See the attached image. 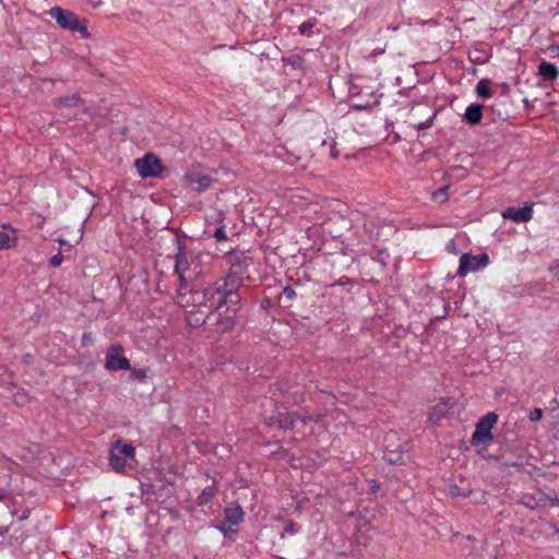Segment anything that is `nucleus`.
Segmentation results:
<instances>
[{
  "instance_id": "f257e3e1",
  "label": "nucleus",
  "mask_w": 559,
  "mask_h": 559,
  "mask_svg": "<svg viewBox=\"0 0 559 559\" xmlns=\"http://www.w3.org/2000/svg\"><path fill=\"white\" fill-rule=\"evenodd\" d=\"M239 287L240 278L236 274L222 277L203 292L191 293L192 306L197 312L206 314V318L210 319L215 316L214 311H221L224 306L239 304Z\"/></svg>"
},
{
  "instance_id": "f03ea898",
  "label": "nucleus",
  "mask_w": 559,
  "mask_h": 559,
  "mask_svg": "<svg viewBox=\"0 0 559 559\" xmlns=\"http://www.w3.org/2000/svg\"><path fill=\"white\" fill-rule=\"evenodd\" d=\"M49 15L56 20L58 25L71 32H79L87 38L90 33L85 20H80L72 11L55 7L49 10Z\"/></svg>"
},
{
  "instance_id": "7ed1b4c3",
  "label": "nucleus",
  "mask_w": 559,
  "mask_h": 559,
  "mask_svg": "<svg viewBox=\"0 0 559 559\" xmlns=\"http://www.w3.org/2000/svg\"><path fill=\"white\" fill-rule=\"evenodd\" d=\"M134 453L135 450L132 444L124 443L121 440L116 441L109 452L110 466L117 472L123 471L127 465L126 457H133Z\"/></svg>"
},
{
  "instance_id": "20e7f679",
  "label": "nucleus",
  "mask_w": 559,
  "mask_h": 559,
  "mask_svg": "<svg viewBox=\"0 0 559 559\" xmlns=\"http://www.w3.org/2000/svg\"><path fill=\"white\" fill-rule=\"evenodd\" d=\"M497 421L498 415L493 412H490L481 417L476 424L475 431L472 436V443L477 445L492 440L493 436L491 433V429L497 424Z\"/></svg>"
},
{
  "instance_id": "39448f33",
  "label": "nucleus",
  "mask_w": 559,
  "mask_h": 559,
  "mask_svg": "<svg viewBox=\"0 0 559 559\" xmlns=\"http://www.w3.org/2000/svg\"><path fill=\"white\" fill-rule=\"evenodd\" d=\"M123 347L116 343L109 346L106 353L105 367L109 371L130 370L131 365L127 357L122 356Z\"/></svg>"
},
{
  "instance_id": "423d86ee",
  "label": "nucleus",
  "mask_w": 559,
  "mask_h": 559,
  "mask_svg": "<svg viewBox=\"0 0 559 559\" xmlns=\"http://www.w3.org/2000/svg\"><path fill=\"white\" fill-rule=\"evenodd\" d=\"M135 167L142 178L157 177L163 170L160 160L153 154H145L144 157L135 160Z\"/></svg>"
},
{
  "instance_id": "0eeeda50",
  "label": "nucleus",
  "mask_w": 559,
  "mask_h": 559,
  "mask_svg": "<svg viewBox=\"0 0 559 559\" xmlns=\"http://www.w3.org/2000/svg\"><path fill=\"white\" fill-rule=\"evenodd\" d=\"M488 263L489 257L487 253H480L477 255L464 253L460 259L457 275L465 276L468 272H475L485 267Z\"/></svg>"
},
{
  "instance_id": "6e6552de",
  "label": "nucleus",
  "mask_w": 559,
  "mask_h": 559,
  "mask_svg": "<svg viewBox=\"0 0 559 559\" xmlns=\"http://www.w3.org/2000/svg\"><path fill=\"white\" fill-rule=\"evenodd\" d=\"M323 415L320 413L310 414V415H298L297 413H285L280 414L278 417V426L284 429H292L298 423L302 425H307L309 421L320 423L322 420Z\"/></svg>"
},
{
  "instance_id": "1a4fd4ad",
  "label": "nucleus",
  "mask_w": 559,
  "mask_h": 559,
  "mask_svg": "<svg viewBox=\"0 0 559 559\" xmlns=\"http://www.w3.org/2000/svg\"><path fill=\"white\" fill-rule=\"evenodd\" d=\"M243 511L239 504L228 507L224 511V521L218 526L219 531L224 534L234 531V526H237L243 520Z\"/></svg>"
},
{
  "instance_id": "9d476101",
  "label": "nucleus",
  "mask_w": 559,
  "mask_h": 559,
  "mask_svg": "<svg viewBox=\"0 0 559 559\" xmlns=\"http://www.w3.org/2000/svg\"><path fill=\"white\" fill-rule=\"evenodd\" d=\"M533 216L532 205H524L523 207H508L502 212V217L506 219H512L515 223H526Z\"/></svg>"
},
{
  "instance_id": "9b49d317",
  "label": "nucleus",
  "mask_w": 559,
  "mask_h": 559,
  "mask_svg": "<svg viewBox=\"0 0 559 559\" xmlns=\"http://www.w3.org/2000/svg\"><path fill=\"white\" fill-rule=\"evenodd\" d=\"M185 179L195 191H204L212 185L211 177L200 171H189L186 174Z\"/></svg>"
},
{
  "instance_id": "f8f14e48",
  "label": "nucleus",
  "mask_w": 559,
  "mask_h": 559,
  "mask_svg": "<svg viewBox=\"0 0 559 559\" xmlns=\"http://www.w3.org/2000/svg\"><path fill=\"white\" fill-rule=\"evenodd\" d=\"M16 241V230L8 225H2L0 230V250H8L15 247Z\"/></svg>"
},
{
  "instance_id": "ddd939ff",
  "label": "nucleus",
  "mask_w": 559,
  "mask_h": 559,
  "mask_svg": "<svg viewBox=\"0 0 559 559\" xmlns=\"http://www.w3.org/2000/svg\"><path fill=\"white\" fill-rule=\"evenodd\" d=\"M188 265H190L189 258L183 249L179 248L176 254L175 272L179 277L180 284L183 283V274L188 270Z\"/></svg>"
},
{
  "instance_id": "4468645a",
  "label": "nucleus",
  "mask_w": 559,
  "mask_h": 559,
  "mask_svg": "<svg viewBox=\"0 0 559 559\" xmlns=\"http://www.w3.org/2000/svg\"><path fill=\"white\" fill-rule=\"evenodd\" d=\"M450 409L449 402L442 400L439 403H437L432 409L429 412L428 418L431 423H438L441 418L445 416V414Z\"/></svg>"
},
{
  "instance_id": "2eb2a0df",
  "label": "nucleus",
  "mask_w": 559,
  "mask_h": 559,
  "mask_svg": "<svg viewBox=\"0 0 559 559\" xmlns=\"http://www.w3.org/2000/svg\"><path fill=\"white\" fill-rule=\"evenodd\" d=\"M481 109V105H469L464 114L465 120L471 124L479 123L483 117Z\"/></svg>"
},
{
  "instance_id": "dca6fc26",
  "label": "nucleus",
  "mask_w": 559,
  "mask_h": 559,
  "mask_svg": "<svg viewBox=\"0 0 559 559\" xmlns=\"http://www.w3.org/2000/svg\"><path fill=\"white\" fill-rule=\"evenodd\" d=\"M538 73L545 80H555L559 75L557 67L547 61H543L538 67Z\"/></svg>"
},
{
  "instance_id": "f3484780",
  "label": "nucleus",
  "mask_w": 559,
  "mask_h": 559,
  "mask_svg": "<svg viewBox=\"0 0 559 559\" xmlns=\"http://www.w3.org/2000/svg\"><path fill=\"white\" fill-rule=\"evenodd\" d=\"M81 102V98L78 94H73L71 96H62L58 97L53 100L56 106H64V107H74L78 106Z\"/></svg>"
},
{
  "instance_id": "a211bd4d",
  "label": "nucleus",
  "mask_w": 559,
  "mask_h": 559,
  "mask_svg": "<svg viewBox=\"0 0 559 559\" xmlns=\"http://www.w3.org/2000/svg\"><path fill=\"white\" fill-rule=\"evenodd\" d=\"M445 493L450 497H469L472 489H462L455 484H451L447 487Z\"/></svg>"
},
{
  "instance_id": "6ab92c4d",
  "label": "nucleus",
  "mask_w": 559,
  "mask_h": 559,
  "mask_svg": "<svg viewBox=\"0 0 559 559\" xmlns=\"http://www.w3.org/2000/svg\"><path fill=\"white\" fill-rule=\"evenodd\" d=\"M215 495H216L215 485L205 487L202 490L201 495L199 496V504L209 503Z\"/></svg>"
},
{
  "instance_id": "aec40b11",
  "label": "nucleus",
  "mask_w": 559,
  "mask_h": 559,
  "mask_svg": "<svg viewBox=\"0 0 559 559\" xmlns=\"http://www.w3.org/2000/svg\"><path fill=\"white\" fill-rule=\"evenodd\" d=\"M317 25V19L312 17L299 25V33L304 36H312L313 28Z\"/></svg>"
},
{
  "instance_id": "412c9836",
  "label": "nucleus",
  "mask_w": 559,
  "mask_h": 559,
  "mask_svg": "<svg viewBox=\"0 0 559 559\" xmlns=\"http://www.w3.org/2000/svg\"><path fill=\"white\" fill-rule=\"evenodd\" d=\"M476 92L479 97L489 98L492 95L491 90L489 87V81L480 80L476 86Z\"/></svg>"
},
{
  "instance_id": "4be33fe9",
  "label": "nucleus",
  "mask_w": 559,
  "mask_h": 559,
  "mask_svg": "<svg viewBox=\"0 0 559 559\" xmlns=\"http://www.w3.org/2000/svg\"><path fill=\"white\" fill-rule=\"evenodd\" d=\"M449 186H443L440 189L432 192V200L436 202L443 203L448 200Z\"/></svg>"
},
{
  "instance_id": "5701e85b",
  "label": "nucleus",
  "mask_w": 559,
  "mask_h": 559,
  "mask_svg": "<svg viewBox=\"0 0 559 559\" xmlns=\"http://www.w3.org/2000/svg\"><path fill=\"white\" fill-rule=\"evenodd\" d=\"M246 265H231L229 273L226 276H229L231 274H236L237 277L240 278V286L242 285L245 273H246Z\"/></svg>"
},
{
  "instance_id": "b1692460",
  "label": "nucleus",
  "mask_w": 559,
  "mask_h": 559,
  "mask_svg": "<svg viewBox=\"0 0 559 559\" xmlns=\"http://www.w3.org/2000/svg\"><path fill=\"white\" fill-rule=\"evenodd\" d=\"M522 503L531 510H535L540 506L533 497H524Z\"/></svg>"
},
{
  "instance_id": "393cba45",
  "label": "nucleus",
  "mask_w": 559,
  "mask_h": 559,
  "mask_svg": "<svg viewBox=\"0 0 559 559\" xmlns=\"http://www.w3.org/2000/svg\"><path fill=\"white\" fill-rule=\"evenodd\" d=\"M62 261H63V255L59 251L57 254H55L50 258L49 265L52 267H58L59 265H61Z\"/></svg>"
},
{
  "instance_id": "a878e982",
  "label": "nucleus",
  "mask_w": 559,
  "mask_h": 559,
  "mask_svg": "<svg viewBox=\"0 0 559 559\" xmlns=\"http://www.w3.org/2000/svg\"><path fill=\"white\" fill-rule=\"evenodd\" d=\"M10 474L9 472H3L0 474V492L9 485L10 481Z\"/></svg>"
},
{
  "instance_id": "bb28decb",
  "label": "nucleus",
  "mask_w": 559,
  "mask_h": 559,
  "mask_svg": "<svg viewBox=\"0 0 559 559\" xmlns=\"http://www.w3.org/2000/svg\"><path fill=\"white\" fill-rule=\"evenodd\" d=\"M214 237L216 238L217 241L226 240L227 236H226L225 227L224 226L217 227L215 229Z\"/></svg>"
},
{
  "instance_id": "cd10ccee",
  "label": "nucleus",
  "mask_w": 559,
  "mask_h": 559,
  "mask_svg": "<svg viewBox=\"0 0 559 559\" xmlns=\"http://www.w3.org/2000/svg\"><path fill=\"white\" fill-rule=\"evenodd\" d=\"M543 417V411L540 408H534L530 414V419L532 421H538Z\"/></svg>"
},
{
  "instance_id": "c85d7f7f",
  "label": "nucleus",
  "mask_w": 559,
  "mask_h": 559,
  "mask_svg": "<svg viewBox=\"0 0 559 559\" xmlns=\"http://www.w3.org/2000/svg\"><path fill=\"white\" fill-rule=\"evenodd\" d=\"M93 343V334L92 333H84L82 336V345L88 346Z\"/></svg>"
},
{
  "instance_id": "c756f323",
  "label": "nucleus",
  "mask_w": 559,
  "mask_h": 559,
  "mask_svg": "<svg viewBox=\"0 0 559 559\" xmlns=\"http://www.w3.org/2000/svg\"><path fill=\"white\" fill-rule=\"evenodd\" d=\"M234 325V320L231 318H227L226 322L223 323V326L217 329L219 332H224L229 330Z\"/></svg>"
},
{
  "instance_id": "7c9ffc66",
  "label": "nucleus",
  "mask_w": 559,
  "mask_h": 559,
  "mask_svg": "<svg viewBox=\"0 0 559 559\" xmlns=\"http://www.w3.org/2000/svg\"><path fill=\"white\" fill-rule=\"evenodd\" d=\"M283 294L288 298V299H293L296 297V292L289 287V286H286L284 289H283Z\"/></svg>"
},
{
  "instance_id": "2f4dec72",
  "label": "nucleus",
  "mask_w": 559,
  "mask_h": 559,
  "mask_svg": "<svg viewBox=\"0 0 559 559\" xmlns=\"http://www.w3.org/2000/svg\"><path fill=\"white\" fill-rule=\"evenodd\" d=\"M554 276L559 281V264L550 266Z\"/></svg>"
},
{
  "instance_id": "473e14b6",
  "label": "nucleus",
  "mask_w": 559,
  "mask_h": 559,
  "mask_svg": "<svg viewBox=\"0 0 559 559\" xmlns=\"http://www.w3.org/2000/svg\"><path fill=\"white\" fill-rule=\"evenodd\" d=\"M430 126H431V121H430V120H427V121H426V122H424V123H419V124H417V126H416V128H417L418 130H420V129H427V128H429Z\"/></svg>"
},
{
  "instance_id": "72a5a7b5",
  "label": "nucleus",
  "mask_w": 559,
  "mask_h": 559,
  "mask_svg": "<svg viewBox=\"0 0 559 559\" xmlns=\"http://www.w3.org/2000/svg\"><path fill=\"white\" fill-rule=\"evenodd\" d=\"M331 157L336 158L337 157V151L334 146L331 147Z\"/></svg>"
},
{
  "instance_id": "f704fd0d",
  "label": "nucleus",
  "mask_w": 559,
  "mask_h": 559,
  "mask_svg": "<svg viewBox=\"0 0 559 559\" xmlns=\"http://www.w3.org/2000/svg\"><path fill=\"white\" fill-rule=\"evenodd\" d=\"M132 374L135 377V378H142L144 377V374L141 372V371H133Z\"/></svg>"
},
{
  "instance_id": "c9c22d12",
  "label": "nucleus",
  "mask_w": 559,
  "mask_h": 559,
  "mask_svg": "<svg viewBox=\"0 0 559 559\" xmlns=\"http://www.w3.org/2000/svg\"><path fill=\"white\" fill-rule=\"evenodd\" d=\"M503 465L504 466H521V464H519V463H511V462L504 463Z\"/></svg>"
},
{
  "instance_id": "e433bc0d",
  "label": "nucleus",
  "mask_w": 559,
  "mask_h": 559,
  "mask_svg": "<svg viewBox=\"0 0 559 559\" xmlns=\"http://www.w3.org/2000/svg\"><path fill=\"white\" fill-rule=\"evenodd\" d=\"M58 242H59L61 246L66 245V240H64V239H62V238H59V239H58Z\"/></svg>"
},
{
  "instance_id": "4c0bfd02",
  "label": "nucleus",
  "mask_w": 559,
  "mask_h": 559,
  "mask_svg": "<svg viewBox=\"0 0 559 559\" xmlns=\"http://www.w3.org/2000/svg\"><path fill=\"white\" fill-rule=\"evenodd\" d=\"M555 402L559 404V401H558V399H555Z\"/></svg>"
}]
</instances>
